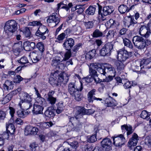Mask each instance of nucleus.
Listing matches in <instances>:
<instances>
[{
	"label": "nucleus",
	"instance_id": "nucleus-10",
	"mask_svg": "<svg viewBox=\"0 0 151 151\" xmlns=\"http://www.w3.org/2000/svg\"><path fill=\"white\" fill-rule=\"evenodd\" d=\"M74 40L72 38H66L63 44V46L66 50H70L74 45Z\"/></svg>",
	"mask_w": 151,
	"mask_h": 151
},
{
	"label": "nucleus",
	"instance_id": "nucleus-39",
	"mask_svg": "<svg viewBox=\"0 0 151 151\" xmlns=\"http://www.w3.org/2000/svg\"><path fill=\"white\" fill-rule=\"evenodd\" d=\"M36 46L41 52H43L45 50L44 46L43 43L41 42H40L37 43Z\"/></svg>",
	"mask_w": 151,
	"mask_h": 151
},
{
	"label": "nucleus",
	"instance_id": "nucleus-63",
	"mask_svg": "<svg viewBox=\"0 0 151 151\" xmlns=\"http://www.w3.org/2000/svg\"><path fill=\"white\" fill-rule=\"evenodd\" d=\"M38 145L36 144L35 142H33L32 143L30 144L29 147H30V149L31 150H34L35 151L36 148L37 147Z\"/></svg>",
	"mask_w": 151,
	"mask_h": 151
},
{
	"label": "nucleus",
	"instance_id": "nucleus-29",
	"mask_svg": "<svg viewBox=\"0 0 151 151\" xmlns=\"http://www.w3.org/2000/svg\"><path fill=\"white\" fill-rule=\"evenodd\" d=\"M96 6L95 5L90 6L86 10V13L88 15H93L96 11Z\"/></svg>",
	"mask_w": 151,
	"mask_h": 151
},
{
	"label": "nucleus",
	"instance_id": "nucleus-28",
	"mask_svg": "<svg viewBox=\"0 0 151 151\" xmlns=\"http://www.w3.org/2000/svg\"><path fill=\"white\" fill-rule=\"evenodd\" d=\"M96 63V70L101 74L106 76V72L105 68L104 66H101L99 63Z\"/></svg>",
	"mask_w": 151,
	"mask_h": 151
},
{
	"label": "nucleus",
	"instance_id": "nucleus-37",
	"mask_svg": "<svg viewBox=\"0 0 151 151\" xmlns=\"http://www.w3.org/2000/svg\"><path fill=\"white\" fill-rule=\"evenodd\" d=\"M150 114L146 110L143 111L140 115V116L143 119H148L150 118Z\"/></svg>",
	"mask_w": 151,
	"mask_h": 151
},
{
	"label": "nucleus",
	"instance_id": "nucleus-8",
	"mask_svg": "<svg viewBox=\"0 0 151 151\" xmlns=\"http://www.w3.org/2000/svg\"><path fill=\"white\" fill-rule=\"evenodd\" d=\"M113 144L116 147H121L124 145L126 141L124 136L122 134L115 135L112 137Z\"/></svg>",
	"mask_w": 151,
	"mask_h": 151
},
{
	"label": "nucleus",
	"instance_id": "nucleus-44",
	"mask_svg": "<svg viewBox=\"0 0 151 151\" xmlns=\"http://www.w3.org/2000/svg\"><path fill=\"white\" fill-rule=\"evenodd\" d=\"M128 19L129 21V25H127L128 27L131 26H134L135 24L137 23V22L134 19L133 17L131 16H129Z\"/></svg>",
	"mask_w": 151,
	"mask_h": 151
},
{
	"label": "nucleus",
	"instance_id": "nucleus-1",
	"mask_svg": "<svg viewBox=\"0 0 151 151\" xmlns=\"http://www.w3.org/2000/svg\"><path fill=\"white\" fill-rule=\"evenodd\" d=\"M30 25L33 26H40L35 33V35L39 38L43 40L46 39L48 37L49 30L46 26L42 25L40 22L33 21L30 23Z\"/></svg>",
	"mask_w": 151,
	"mask_h": 151
},
{
	"label": "nucleus",
	"instance_id": "nucleus-61",
	"mask_svg": "<svg viewBox=\"0 0 151 151\" xmlns=\"http://www.w3.org/2000/svg\"><path fill=\"white\" fill-rule=\"evenodd\" d=\"M76 116V115H75V117H71L70 119V121L72 123L73 125L75 124H76V122L78 121V119L79 118V117H77Z\"/></svg>",
	"mask_w": 151,
	"mask_h": 151
},
{
	"label": "nucleus",
	"instance_id": "nucleus-5",
	"mask_svg": "<svg viewBox=\"0 0 151 151\" xmlns=\"http://www.w3.org/2000/svg\"><path fill=\"white\" fill-rule=\"evenodd\" d=\"M83 88L82 83L80 82L78 86H75L74 83H70L68 85V89L69 93L72 96L75 95L78 91H81Z\"/></svg>",
	"mask_w": 151,
	"mask_h": 151
},
{
	"label": "nucleus",
	"instance_id": "nucleus-42",
	"mask_svg": "<svg viewBox=\"0 0 151 151\" xmlns=\"http://www.w3.org/2000/svg\"><path fill=\"white\" fill-rule=\"evenodd\" d=\"M36 104H37L38 105H40L42 106L45 103V99L41 97H37L36 98Z\"/></svg>",
	"mask_w": 151,
	"mask_h": 151
},
{
	"label": "nucleus",
	"instance_id": "nucleus-6",
	"mask_svg": "<svg viewBox=\"0 0 151 151\" xmlns=\"http://www.w3.org/2000/svg\"><path fill=\"white\" fill-rule=\"evenodd\" d=\"M117 60L124 62L130 56L131 53L128 52L124 49H122L117 51Z\"/></svg>",
	"mask_w": 151,
	"mask_h": 151
},
{
	"label": "nucleus",
	"instance_id": "nucleus-62",
	"mask_svg": "<svg viewBox=\"0 0 151 151\" xmlns=\"http://www.w3.org/2000/svg\"><path fill=\"white\" fill-rule=\"evenodd\" d=\"M73 6V4L72 3H69L68 5L63 6L61 8V9H65L67 11H68L70 8Z\"/></svg>",
	"mask_w": 151,
	"mask_h": 151
},
{
	"label": "nucleus",
	"instance_id": "nucleus-25",
	"mask_svg": "<svg viewBox=\"0 0 151 151\" xmlns=\"http://www.w3.org/2000/svg\"><path fill=\"white\" fill-rule=\"evenodd\" d=\"M14 84L12 81L9 80H6L3 85V87L5 90L8 91L13 89Z\"/></svg>",
	"mask_w": 151,
	"mask_h": 151
},
{
	"label": "nucleus",
	"instance_id": "nucleus-13",
	"mask_svg": "<svg viewBox=\"0 0 151 151\" xmlns=\"http://www.w3.org/2000/svg\"><path fill=\"white\" fill-rule=\"evenodd\" d=\"M20 99L22 101V102H26L29 104V108L32 106V104H30L32 101V98L31 96L26 93H22L20 96Z\"/></svg>",
	"mask_w": 151,
	"mask_h": 151
},
{
	"label": "nucleus",
	"instance_id": "nucleus-19",
	"mask_svg": "<svg viewBox=\"0 0 151 151\" xmlns=\"http://www.w3.org/2000/svg\"><path fill=\"white\" fill-rule=\"evenodd\" d=\"M36 47L35 43L34 42L27 41L24 43V47L27 51L33 50Z\"/></svg>",
	"mask_w": 151,
	"mask_h": 151
},
{
	"label": "nucleus",
	"instance_id": "nucleus-22",
	"mask_svg": "<svg viewBox=\"0 0 151 151\" xmlns=\"http://www.w3.org/2000/svg\"><path fill=\"white\" fill-rule=\"evenodd\" d=\"M43 109L42 106L35 104L34 105L32 112L34 114L36 115L41 114L42 113Z\"/></svg>",
	"mask_w": 151,
	"mask_h": 151
},
{
	"label": "nucleus",
	"instance_id": "nucleus-47",
	"mask_svg": "<svg viewBox=\"0 0 151 151\" xmlns=\"http://www.w3.org/2000/svg\"><path fill=\"white\" fill-rule=\"evenodd\" d=\"M87 140L88 142L89 143H93L95 142L97 140L96 135L94 134L91 136H88Z\"/></svg>",
	"mask_w": 151,
	"mask_h": 151
},
{
	"label": "nucleus",
	"instance_id": "nucleus-51",
	"mask_svg": "<svg viewBox=\"0 0 151 151\" xmlns=\"http://www.w3.org/2000/svg\"><path fill=\"white\" fill-rule=\"evenodd\" d=\"M32 129V126L29 125L27 126L24 129V134L25 135H29L30 133H31V131Z\"/></svg>",
	"mask_w": 151,
	"mask_h": 151
},
{
	"label": "nucleus",
	"instance_id": "nucleus-46",
	"mask_svg": "<svg viewBox=\"0 0 151 151\" xmlns=\"http://www.w3.org/2000/svg\"><path fill=\"white\" fill-rule=\"evenodd\" d=\"M83 123L81 122H80L78 121L76 123V124H75L73 126L75 128V129L77 131H78L81 130L82 128Z\"/></svg>",
	"mask_w": 151,
	"mask_h": 151
},
{
	"label": "nucleus",
	"instance_id": "nucleus-55",
	"mask_svg": "<svg viewBox=\"0 0 151 151\" xmlns=\"http://www.w3.org/2000/svg\"><path fill=\"white\" fill-rule=\"evenodd\" d=\"M18 62L22 64H24L28 63V61L27 58L25 56L22 57L20 59L17 60Z\"/></svg>",
	"mask_w": 151,
	"mask_h": 151
},
{
	"label": "nucleus",
	"instance_id": "nucleus-57",
	"mask_svg": "<svg viewBox=\"0 0 151 151\" xmlns=\"http://www.w3.org/2000/svg\"><path fill=\"white\" fill-rule=\"evenodd\" d=\"M24 79L20 75H18L16 76L14 78V82L16 83H19Z\"/></svg>",
	"mask_w": 151,
	"mask_h": 151
},
{
	"label": "nucleus",
	"instance_id": "nucleus-4",
	"mask_svg": "<svg viewBox=\"0 0 151 151\" xmlns=\"http://www.w3.org/2000/svg\"><path fill=\"white\" fill-rule=\"evenodd\" d=\"M114 47L113 42H108L106 43L100 51V55L103 56H109L113 50Z\"/></svg>",
	"mask_w": 151,
	"mask_h": 151
},
{
	"label": "nucleus",
	"instance_id": "nucleus-48",
	"mask_svg": "<svg viewBox=\"0 0 151 151\" xmlns=\"http://www.w3.org/2000/svg\"><path fill=\"white\" fill-rule=\"evenodd\" d=\"M64 55V58L62 60V61H66L68 60L71 57V55H72V52L70 50H67Z\"/></svg>",
	"mask_w": 151,
	"mask_h": 151
},
{
	"label": "nucleus",
	"instance_id": "nucleus-41",
	"mask_svg": "<svg viewBox=\"0 0 151 151\" xmlns=\"http://www.w3.org/2000/svg\"><path fill=\"white\" fill-rule=\"evenodd\" d=\"M144 68V66H143L140 67L139 64L138 65H135L132 66V69L133 71L136 72L137 73H139V70H140L141 69H142V68Z\"/></svg>",
	"mask_w": 151,
	"mask_h": 151
},
{
	"label": "nucleus",
	"instance_id": "nucleus-9",
	"mask_svg": "<svg viewBox=\"0 0 151 151\" xmlns=\"http://www.w3.org/2000/svg\"><path fill=\"white\" fill-rule=\"evenodd\" d=\"M102 150L105 151H109L111 149L112 142L110 139L108 138L104 139L101 142Z\"/></svg>",
	"mask_w": 151,
	"mask_h": 151
},
{
	"label": "nucleus",
	"instance_id": "nucleus-2",
	"mask_svg": "<svg viewBox=\"0 0 151 151\" xmlns=\"http://www.w3.org/2000/svg\"><path fill=\"white\" fill-rule=\"evenodd\" d=\"M17 23L14 20L7 21L4 27V33L8 36V37L12 35L17 29Z\"/></svg>",
	"mask_w": 151,
	"mask_h": 151
},
{
	"label": "nucleus",
	"instance_id": "nucleus-20",
	"mask_svg": "<svg viewBox=\"0 0 151 151\" xmlns=\"http://www.w3.org/2000/svg\"><path fill=\"white\" fill-rule=\"evenodd\" d=\"M138 140V137L137 134L135 133H134L132 137L130 138L128 143L131 146H136Z\"/></svg>",
	"mask_w": 151,
	"mask_h": 151
},
{
	"label": "nucleus",
	"instance_id": "nucleus-43",
	"mask_svg": "<svg viewBox=\"0 0 151 151\" xmlns=\"http://www.w3.org/2000/svg\"><path fill=\"white\" fill-rule=\"evenodd\" d=\"M23 33L26 37L30 38L31 37L30 30L27 27H25L24 28V30Z\"/></svg>",
	"mask_w": 151,
	"mask_h": 151
},
{
	"label": "nucleus",
	"instance_id": "nucleus-53",
	"mask_svg": "<svg viewBox=\"0 0 151 151\" xmlns=\"http://www.w3.org/2000/svg\"><path fill=\"white\" fill-rule=\"evenodd\" d=\"M56 100V98L53 97H48L47 99V100L49 103L52 106L55 103Z\"/></svg>",
	"mask_w": 151,
	"mask_h": 151
},
{
	"label": "nucleus",
	"instance_id": "nucleus-15",
	"mask_svg": "<svg viewBox=\"0 0 151 151\" xmlns=\"http://www.w3.org/2000/svg\"><path fill=\"white\" fill-rule=\"evenodd\" d=\"M59 74H58V76H59ZM58 82L63 84H66L68 82L69 79L68 76V74L65 73H61L60 74L59 76H58Z\"/></svg>",
	"mask_w": 151,
	"mask_h": 151
},
{
	"label": "nucleus",
	"instance_id": "nucleus-24",
	"mask_svg": "<svg viewBox=\"0 0 151 151\" xmlns=\"http://www.w3.org/2000/svg\"><path fill=\"white\" fill-rule=\"evenodd\" d=\"M76 109L77 110L75 114L76 117L81 118L82 115L85 114V109L83 107L78 106Z\"/></svg>",
	"mask_w": 151,
	"mask_h": 151
},
{
	"label": "nucleus",
	"instance_id": "nucleus-35",
	"mask_svg": "<svg viewBox=\"0 0 151 151\" xmlns=\"http://www.w3.org/2000/svg\"><path fill=\"white\" fill-rule=\"evenodd\" d=\"M151 63V58L143 59L140 62V67L144 66V67Z\"/></svg>",
	"mask_w": 151,
	"mask_h": 151
},
{
	"label": "nucleus",
	"instance_id": "nucleus-26",
	"mask_svg": "<svg viewBox=\"0 0 151 151\" xmlns=\"http://www.w3.org/2000/svg\"><path fill=\"white\" fill-rule=\"evenodd\" d=\"M62 59L60 57L56 56L52 60L51 65L54 68L57 69V67L59 63L62 62Z\"/></svg>",
	"mask_w": 151,
	"mask_h": 151
},
{
	"label": "nucleus",
	"instance_id": "nucleus-50",
	"mask_svg": "<svg viewBox=\"0 0 151 151\" xmlns=\"http://www.w3.org/2000/svg\"><path fill=\"white\" fill-rule=\"evenodd\" d=\"M6 128L9 132L11 131L12 133L14 132L15 128L14 125L12 123H9L8 125H6Z\"/></svg>",
	"mask_w": 151,
	"mask_h": 151
},
{
	"label": "nucleus",
	"instance_id": "nucleus-45",
	"mask_svg": "<svg viewBox=\"0 0 151 151\" xmlns=\"http://www.w3.org/2000/svg\"><path fill=\"white\" fill-rule=\"evenodd\" d=\"M80 91H78V92H77L75 95L72 96H75V99L77 101H80L83 98V96L82 94L80 93Z\"/></svg>",
	"mask_w": 151,
	"mask_h": 151
},
{
	"label": "nucleus",
	"instance_id": "nucleus-21",
	"mask_svg": "<svg viewBox=\"0 0 151 151\" xmlns=\"http://www.w3.org/2000/svg\"><path fill=\"white\" fill-rule=\"evenodd\" d=\"M123 62L118 60L114 61V65L118 71H123L124 70V65L123 63Z\"/></svg>",
	"mask_w": 151,
	"mask_h": 151
},
{
	"label": "nucleus",
	"instance_id": "nucleus-54",
	"mask_svg": "<svg viewBox=\"0 0 151 151\" xmlns=\"http://www.w3.org/2000/svg\"><path fill=\"white\" fill-rule=\"evenodd\" d=\"M65 67V65L63 63H59L58 66L57 67L56 72H55V73H54L53 74L54 76L55 77V76H57V70L58 69H61L63 70L64 69Z\"/></svg>",
	"mask_w": 151,
	"mask_h": 151
},
{
	"label": "nucleus",
	"instance_id": "nucleus-11",
	"mask_svg": "<svg viewBox=\"0 0 151 151\" xmlns=\"http://www.w3.org/2000/svg\"><path fill=\"white\" fill-rule=\"evenodd\" d=\"M96 91V89H93L88 93L87 98L89 103H92L94 100H96L97 101H101L102 100V99L97 98L93 96L95 94Z\"/></svg>",
	"mask_w": 151,
	"mask_h": 151
},
{
	"label": "nucleus",
	"instance_id": "nucleus-32",
	"mask_svg": "<svg viewBox=\"0 0 151 151\" xmlns=\"http://www.w3.org/2000/svg\"><path fill=\"white\" fill-rule=\"evenodd\" d=\"M57 108L56 112L58 114L62 113L64 109V106L63 103L62 102H59L57 104Z\"/></svg>",
	"mask_w": 151,
	"mask_h": 151
},
{
	"label": "nucleus",
	"instance_id": "nucleus-49",
	"mask_svg": "<svg viewBox=\"0 0 151 151\" xmlns=\"http://www.w3.org/2000/svg\"><path fill=\"white\" fill-rule=\"evenodd\" d=\"M93 147L91 144H88L85 145L83 148L84 151H93Z\"/></svg>",
	"mask_w": 151,
	"mask_h": 151
},
{
	"label": "nucleus",
	"instance_id": "nucleus-64",
	"mask_svg": "<svg viewBox=\"0 0 151 151\" xmlns=\"http://www.w3.org/2000/svg\"><path fill=\"white\" fill-rule=\"evenodd\" d=\"M114 32L113 30H109L106 35V37L109 38L114 37Z\"/></svg>",
	"mask_w": 151,
	"mask_h": 151
},
{
	"label": "nucleus",
	"instance_id": "nucleus-7",
	"mask_svg": "<svg viewBox=\"0 0 151 151\" xmlns=\"http://www.w3.org/2000/svg\"><path fill=\"white\" fill-rule=\"evenodd\" d=\"M132 41L135 47L139 49L145 48V39L142 37L136 36L133 37Z\"/></svg>",
	"mask_w": 151,
	"mask_h": 151
},
{
	"label": "nucleus",
	"instance_id": "nucleus-17",
	"mask_svg": "<svg viewBox=\"0 0 151 151\" xmlns=\"http://www.w3.org/2000/svg\"><path fill=\"white\" fill-rule=\"evenodd\" d=\"M96 63H91L89 67L90 75L93 78L98 76L96 71Z\"/></svg>",
	"mask_w": 151,
	"mask_h": 151
},
{
	"label": "nucleus",
	"instance_id": "nucleus-60",
	"mask_svg": "<svg viewBox=\"0 0 151 151\" xmlns=\"http://www.w3.org/2000/svg\"><path fill=\"white\" fill-rule=\"evenodd\" d=\"M68 1L67 0H64L60 3L57 4L58 6V10H59L60 9V7L62 5H63L64 6L68 5Z\"/></svg>",
	"mask_w": 151,
	"mask_h": 151
},
{
	"label": "nucleus",
	"instance_id": "nucleus-36",
	"mask_svg": "<svg viewBox=\"0 0 151 151\" xmlns=\"http://www.w3.org/2000/svg\"><path fill=\"white\" fill-rule=\"evenodd\" d=\"M123 41L125 46L130 49H132L133 46L132 42L130 40L127 38H124L123 39Z\"/></svg>",
	"mask_w": 151,
	"mask_h": 151
},
{
	"label": "nucleus",
	"instance_id": "nucleus-52",
	"mask_svg": "<svg viewBox=\"0 0 151 151\" xmlns=\"http://www.w3.org/2000/svg\"><path fill=\"white\" fill-rule=\"evenodd\" d=\"M53 125L51 122H47L43 123L42 125V127L43 129L48 128L52 127Z\"/></svg>",
	"mask_w": 151,
	"mask_h": 151
},
{
	"label": "nucleus",
	"instance_id": "nucleus-40",
	"mask_svg": "<svg viewBox=\"0 0 151 151\" xmlns=\"http://www.w3.org/2000/svg\"><path fill=\"white\" fill-rule=\"evenodd\" d=\"M66 35L65 33H62L59 35H58L57 38V42L59 43H61L63 41L66 37Z\"/></svg>",
	"mask_w": 151,
	"mask_h": 151
},
{
	"label": "nucleus",
	"instance_id": "nucleus-12",
	"mask_svg": "<svg viewBox=\"0 0 151 151\" xmlns=\"http://www.w3.org/2000/svg\"><path fill=\"white\" fill-rule=\"evenodd\" d=\"M60 19L57 16L56 13H52V15L49 16L47 20V23H55L56 26L60 22Z\"/></svg>",
	"mask_w": 151,
	"mask_h": 151
},
{
	"label": "nucleus",
	"instance_id": "nucleus-38",
	"mask_svg": "<svg viewBox=\"0 0 151 151\" xmlns=\"http://www.w3.org/2000/svg\"><path fill=\"white\" fill-rule=\"evenodd\" d=\"M81 45V43H79L74 46L71 51L72 53L73 56H74L76 55V53L79 50Z\"/></svg>",
	"mask_w": 151,
	"mask_h": 151
},
{
	"label": "nucleus",
	"instance_id": "nucleus-18",
	"mask_svg": "<svg viewBox=\"0 0 151 151\" xmlns=\"http://www.w3.org/2000/svg\"><path fill=\"white\" fill-rule=\"evenodd\" d=\"M105 103L106 106L111 108H113L117 105L116 101L110 96H109L105 99Z\"/></svg>",
	"mask_w": 151,
	"mask_h": 151
},
{
	"label": "nucleus",
	"instance_id": "nucleus-31",
	"mask_svg": "<svg viewBox=\"0 0 151 151\" xmlns=\"http://www.w3.org/2000/svg\"><path fill=\"white\" fill-rule=\"evenodd\" d=\"M96 51L93 49L87 52L85 55V58L86 60H89L93 58L96 55Z\"/></svg>",
	"mask_w": 151,
	"mask_h": 151
},
{
	"label": "nucleus",
	"instance_id": "nucleus-16",
	"mask_svg": "<svg viewBox=\"0 0 151 151\" xmlns=\"http://www.w3.org/2000/svg\"><path fill=\"white\" fill-rule=\"evenodd\" d=\"M139 32L140 35L145 38L148 37L150 34V32L148 31L147 27L145 25L141 26Z\"/></svg>",
	"mask_w": 151,
	"mask_h": 151
},
{
	"label": "nucleus",
	"instance_id": "nucleus-59",
	"mask_svg": "<svg viewBox=\"0 0 151 151\" xmlns=\"http://www.w3.org/2000/svg\"><path fill=\"white\" fill-rule=\"evenodd\" d=\"M69 145L71 149L72 147L76 149L78 146V142L77 141H74L72 142H70Z\"/></svg>",
	"mask_w": 151,
	"mask_h": 151
},
{
	"label": "nucleus",
	"instance_id": "nucleus-23",
	"mask_svg": "<svg viewBox=\"0 0 151 151\" xmlns=\"http://www.w3.org/2000/svg\"><path fill=\"white\" fill-rule=\"evenodd\" d=\"M40 52L39 51H35L32 52L31 54L32 59V60L33 63H36L39 61L40 58Z\"/></svg>",
	"mask_w": 151,
	"mask_h": 151
},
{
	"label": "nucleus",
	"instance_id": "nucleus-14",
	"mask_svg": "<svg viewBox=\"0 0 151 151\" xmlns=\"http://www.w3.org/2000/svg\"><path fill=\"white\" fill-rule=\"evenodd\" d=\"M134 5H132L129 8L128 6L125 5L124 4L120 5L118 7V10L121 14H124L127 13L129 12V10L134 9Z\"/></svg>",
	"mask_w": 151,
	"mask_h": 151
},
{
	"label": "nucleus",
	"instance_id": "nucleus-27",
	"mask_svg": "<svg viewBox=\"0 0 151 151\" xmlns=\"http://www.w3.org/2000/svg\"><path fill=\"white\" fill-rule=\"evenodd\" d=\"M52 107H49L44 113L45 116L47 117L51 118L54 117L55 115L54 109H52Z\"/></svg>",
	"mask_w": 151,
	"mask_h": 151
},
{
	"label": "nucleus",
	"instance_id": "nucleus-58",
	"mask_svg": "<svg viewBox=\"0 0 151 151\" xmlns=\"http://www.w3.org/2000/svg\"><path fill=\"white\" fill-rule=\"evenodd\" d=\"M145 143L149 147L151 145V137H146L145 139Z\"/></svg>",
	"mask_w": 151,
	"mask_h": 151
},
{
	"label": "nucleus",
	"instance_id": "nucleus-30",
	"mask_svg": "<svg viewBox=\"0 0 151 151\" xmlns=\"http://www.w3.org/2000/svg\"><path fill=\"white\" fill-rule=\"evenodd\" d=\"M121 129L122 130H126L127 132V136L131 134L134 132V130L132 129L131 126L130 125H127L124 124L121 126Z\"/></svg>",
	"mask_w": 151,
	"mask_h": 151
},
{
	"label": "nucleus",
	"instance_id": "nucleus-34",
	"mask_svg": "<svg viewBox=\"0 0 151 151\" xmlns=\"http://www.w3.org/2000/svg\"><path fill=\"white\" fill-rule=\"evenodd\" d=\"M23 109H19L16 111L17 116L20 117L24 118L28 114L27 112H24Z\"/></svg>",
	"mask_w": 151,
	"mask_h": 151
},
{
	"label": "nucleus",
	"instance_id": "nucleus-33",
	"mask_svg": "<svg viewBox=\"0 0 151 151\" xmlns=\"http://www.w3.org/2000/svg\"><path fill=\"white\" fill-rule=\"evenodd\" d=\"M92 36L94 38L103 37L104 36V34L99 29H96L94 30L92 34Z\"/></svg>",
	"mask_w": 151,
	"mask_h": 151
},
{
	"label": "nucleus",
	"instance_id": "nucleus-3",
	"mask_svg": "<svg viewBox=\"0 0 151 151\" xmlns=\"http://www.w3.org/2000/svg\"><path fill=\"white\" fill-rule=\"evenodd\" d=\"M97 4L98 6V14L99 17L103 18L104 16L110 14L114 10V9L112 6H105L102 9V6L99 4Z\"/></svg>",
	"mask_w": 151,
	"mask_h": 151
},
{
	"label": "nucleus",
	"instance_id": "nucleus-56",
	"mask_svg": "<svg viewBox=\"0 0 151 151\" xmlns=\"http://www.w3.org/2000/svg\"><path fill=\"white\" fill-rule=\"evenodd\" d=\"M93 23L92 21H89L84 22V25L86 29H91L93 27Z\"/></svg>",
	"mask_w": 151,
	"mask_h": 151
}]
</instances>
